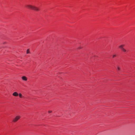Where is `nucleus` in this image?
<instances>
[{"label": "nucleus", "instance_id": "1", "mask_svg": "<svg viewBox=\"0 0 135 135\" xmlns=\"http://www.w3.org/2000/svg\"><path fill=\"white\" fill-rule=\"evenodd\" d=\"M21 118V116L19 115H17L14 117L12 120V122L14 123L17 122Z\"/></svg>", "mask_w": 135, "mask_h": 135}, {"label": "nucleus", "instance_id": "2", "mask_svg": "<svg viewBox=\"0 0 135 135\" xmlns=\"http://www.w3.org/2000/svg\"><path fill=\"white\" fill-rule=\"evenodd\" d=\"M33 6L31 5H27L26 6V7L32 10Z\"/></svg>", "mask_w": 135, "mask_h": 135}, {"label": "nucleus", "instance_id": "3", "mask_svg": "<svg viewBox=\"0 0 135 135\" xmlns=\"http://www.w3.org/2000/svg\"><path fill=\"white\" fill-rule=\"evenodd\" d=\"M32 10L36 11H38L39 10V9L38 7L33 6Z\"/></svg>", "mask_w": 135, "mask_h": 135}, {"label": "nucleus", "instance_id": "4", "mask_svg": "<svg viewBox=\"0 0 135 135\" xmlns=\"http://www.w3.org/2000/svg\"><path fill=\"white\" fill-rule=\"evenodd\" d=\"M22 80L25 81H27V78L25 76H23L21 77Z\"/></svg>", "mask_w": 135, "mask_h": 135}, {"label": "nucleus", "instance_id": "5", "mask_svg": "<svg viewBox=\"0 0 135 135\" xmlns=\"http://www.w3.org/2000/svg\"><path fill=\"white\" fill-rule=\"evenodd\" d=\"M12 95L14 97H17L18 95V94L17 92H15L13 93Z\"/></svg>", "mask_w": 135, "mask_h": 135}, {"label": "nucleus", "instance_id": "6", "mask_svg": "<svg viewBox=\"0 0 135 135\" xmlns=\"http://www.w3.org/2000/svg\"><path fill=\"white\" fill-rule=\"evenodd\" d=\"M124 46V45H122L119 46V47L122 50L124 48L123 47Z\"/></svg>", "mask_w": 135, "mask_h": 135}, {"label": "nucleus", "instance_id": "7", "mask_svg": "<svg viewBox=\"0 0 135 135\" xmlns=\"http://www.w3.org/2000/svg\"><path fill=\"white\" fill-rule=\"evenodd\" d=\"M117 71L118 72H119V71L120 70V68L119 66H118L117 67Z\"/></svg>", "mask_w": 135, "mask_h": 135}, {"label": "nucleus", "instance_id": "8", "mask_svg": "<svg viewBox=\"0 0 135 135\" xmlns=\"http://www.w3.org/2000/svg\"><path fill=\"white\" fill-rule=\"evenodd\" d=\"M19 97L20 98H22V94L21 93H20L18 94Z\"/></svg>", "mask_w": 135, "mask_h": 135}, {"label": "nucleus", "instance_id": "9", "mask_svg": "<svg viewBox=\"0 0 135 135\" xmlns=\"http://www.w3.org/2000/svg\"><path fill=\"white\" fill-rule=\"evenodd\" d=\"M122 50L124 52H126L127 51L126 50L124 49L123 48Z\"/></svg>", "mask_w": 135, "mask_h": 135}, {"label": "nucleus", "instance_id": "10", "mask_svg": "<svg viewBox=\"0 0 135 135\" xmlns=\"http://www.w3.org/2000/svg\"><path fill=\"white\" fill-rule=\"evenodd\" d=\"M26 53L27 54H29L30 53V50L28 49L26 51Z\"/></svg>", "mask_w": 135, "mask_h": 135}, {"label": "nucleus", "instance_id": "11", "mask_svg": "<svg viewBox=\"0 0 135 135\" xmlns=\"http://www.w3.org/2000/svg\"><path fill=\"white\" fill-rule=\"evenodd\" d=\"M52 112V111L51 110H49L48 112L49 113H51V112Z\"/></svg>", "mask_w": 135, "mask_h": 135}, {"label": "nucleus", "instance_id": "12", "mask_svg": "<svg viewBox=\"0 0 135 135\" xmlns=\"http://www.w3.org/2000/svg\"><path fill=\"white\" fill-rule=\"evenodd\" d=\"M116 56V55H113V58H114V57H115Z\"/></svg>", "mask_w": 135, "mask_h": 135}]
</instances>
